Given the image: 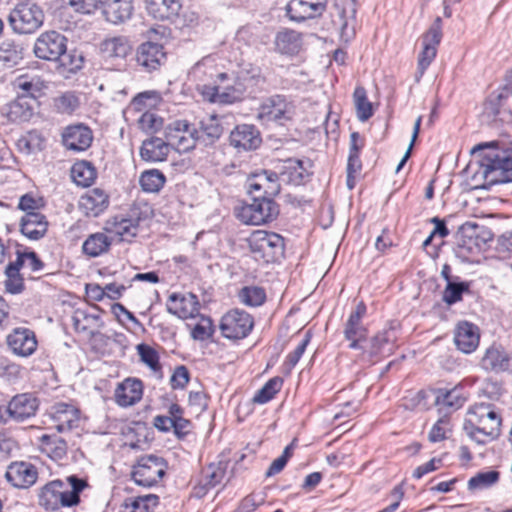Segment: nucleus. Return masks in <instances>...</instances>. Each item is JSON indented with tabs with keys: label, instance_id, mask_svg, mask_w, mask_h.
Segmentation results:
<instances>
[{
	"label": "nucleus",
	"instance_id": "29",
	"mask_svg": "<svg viewBox=\"0 0 512 512\" xmlns=\"http://www.w3.org/2000/svg\"><path fill=\"white\" fill-rule=\"evenodd\" d=\"M454 342L462 352H473L479 344L478 328L472 323L460 322L455 329Z\"/></svg>",
	"mask_w": 512,
	"mask_h": 512
},
{
	"label": "nucleus",
	"instance_id": "30",
	"mask_svg": "<svg viewBox=\"0 0 512 512\" xmlns=\"http://www.w3.org/2000/svg\"><path fill=\"white\" fill-rule=\"evenodd\" d=\"M48 222L39 212L26 213L20 223L21 233L31 240H39L47 232Z\"/></svg>",
	"mask_w": 512,
	"mask_h": 512
},
{
	"label": "nucleus",
	"instance_id": "40",
	"mask_svg": "<svg viewBox=\"0 0 512 512\" xmlns=\"http://www.w3.org/2000/svg\"><path fill=\"white\" fill-rule=\"evenodd\" d=\"M132 50L130 41L125 36H116L104 40L101 51L107 58L124 59Z\"/></svg>",
	"mask_w": 512,
	"mask_h": 512
},
{
	"label": "nucleus",
	"instance_id": "57",
	"mask_svg": "<svg viewBox=\"0 0 512 512\" xmlns=\"http://www.w3.org/2000/svg\"><path fill=\"white\" fill-rule=\"evenodd\" d=\"M5 288L11 294L20 293L24 289L23 278L20 273L13 267H6L5 269Z\"/></svg>",
	"mask_w": 512,
	"mask_h": 512
},
{
	"label": "nucleus",
	"instance_id": "20",
	"mask_svg": "<svg viewBox=\"0 0 512 512\" xmlns=\"http://www.w3.org/2000/svg\"><path fill=\"white\" fill-rule=\"evenodd\" d=\"M51 418L53 427L61 433L78 427L80 411L71 404L61 402L51 408Z\"/></svg>",
	"mask_w": 512,
	"mask_h": 512
},
{
	"label": "nucleus",
	"instance_id": "14",
	"mask_svg": "<svg viewBox=\"0 0 512 512\" xmlns=\"http://www.w3.org/2000/svg\"><path fill=\"white\" fill-rule=\"evenodd\" d=\"M327 4L328 0H290L286 14L292 21L303 22L320 17L326 11Z\"/></svg>",
	"mask_w": 512,
	"mask_h": 512
},
{
	"label": "nucleus",
	"instance_id": "11",
	"mask_svg": "<svg viewBox=\"0 0 512 512\" xmlns=\"http://www.w3.org/2000/svg\"><path fill=\"white\" fill-rule=\"evenodd\" d=\"M366 314V305L359 302L355 309L350 313L345 325L343 334L349 341V348L354 350H364L363 342L366 341L368 330L362 324V318Z\"/></svg>",
	"mask_w": 512,
	"mask_h": 512
},
{
	"label": "nucleus",
	"instance_id": "18",
	"mask_svg": "<svg viewBox=\"0 0 512 512\" xmlns=\"http://www.w3.org/2000/svg\"><path fill=\"white\" fill-rule=\"evenodd\" d=\"M93 141V134L88 126L76 124L68 126L62 133L63 145L68 150L85 151Z\"/></svg>",
	"mask_w": 512,
	"mask_h": 512
},
{
	"label": "nucleus",
	"instance_id": "2",
	"mask_svg": "<svg viewBox=\"0 0 512 512\" xmlns=\"http://www.w3.org/2000/svg\"><path fill=\"white\" fill-rule=\"evenodd\" d=\"M478 173L490 185L512 182V155L505 150H490L481 159Z\"/></svg>",
	"mask_w": 512,
	"mask_h": 512
},
{
	"label": "nucleus",
	"instance_id": "45",
	"mask_svg": "<svg viewBox=\"0 0 512 512\" xmlns=\"http://www.w3.org/2000/svg\"><path fill=\"white\" fill-rule=\"evenodd\" d=\"M44 138L36 130L29 131L17 141L18 150L26 155L37 153L44 148Z\"/></svg>",
	"mask_w": 512,
	"mask_h": 512
},
{
	"label": "nucleus",
	"instance_id": "6",
	"mask_svg": "<svg viewBox=\"0 0 512 512\" xmlns=\"http://www.w3.org/2000/svg\"><path fill=\"white\" fill-rule=\"evenodd\" d=\"M166 470L167 462L164 458L154 454L145 455L133 466L132 479L140 486L151 487L164 477Z\"/></svg>",
	"mask_w": 512,
	"mask_h": 512
},
{
	"label": "nucleus",
	"instance_id": "38",
	"mask_svg": "<svg viewBox=\"0 0 512 512\" xmlns=\"http://www.w3.org/2000/svg\"><path fill=\"white\" fill-rule=\"evenodd\" d=\"M62 488H64V482L61 480H54L46 484L39 494V504L46 510L58 509Z\"/></svg>",
	"mask_w": 512,
	"mask_h": 512
},
{
	"label": "nucleus",
	"instance_id": "52",
	"mask_svg": "<svg viewBox=\"0 0 512 512\" xmlns=\"http://www.w3.org/2000/svg\"><path fill=\"white\" fill-rule=\"evenodd\" d=\"M136 349L140 360L146 364L153 372L161 371L159 355L154 348L147 344L141 343L137 345Z\"/></svg>",
	"mask_w": 512,
	"mask_h": 512
},
{
	"label": "nucleus",
	"instance_id": "41",
	"mask_svg": "<svg viewBox=\"0 0 512 512\" xmlns=\"http://www.w3.org/2000/svg\"><path fill=\"white\" fill-rule=\"evenodd\" d=\"M112 242V238L106 232H98L88 236L82 245V249L86 255L98 257L109 250Z\"/></svg>",
	"mask_w": 512,
	"mask_h": 512
},
{
	"label": "nucleus",
	"instance_id": "54",
	"mask_svg": "<svg viewBox=\"0 0 512 512\" xmlns=\"http://www.w3.org/2000/svg\"><path fill=\"white\" fill-rule=\"evenodd\" d=\"M225 475V467L222 463L210 464L205 470L203 474L204 478V487L205 488H213L216 485L220 484Z\"/></svg>",
	"mask_w": 512,
	"mask_h": 512
},
{
	"label": "nucleus",
	"instance_id": "32",
	"mask_svg": "<svg viewBox=\"0 0 512 512\" xmlns=\"http://www.w3.org/2000/svg\"><path fill=\"white\" fill-rule=\"evenodd\" d=\"M170 152L168 141L159 137H151L143 141L140 148L142 160L147 162H161L167 159Z\"/></svg>",
	"mask_w": 512,
	"mask_h": 512
},
{
	"label": "nucleus",
	"instance_id": "10",
	"mask_svg": "<svg viewBox=\"0 0 512 512\" xmlns=\"http://www.w3.org/2000/svg\"><path fill=\"white\" fill-rule=\"evenodd\" d=\"M253 324V319L247 312L235 309L222 317L220 330L225 338L243 339L250 333Z\"/></svg>",
	"mask_w": 512,
	"mask_h": 512
},
{
	"label": "nucleus",
	"instance_id": "25",
	"mask_svg": "<svg viewBox=\"0 0 512 512\" xmlns=\"http://www.w3.org/2000/svg\"><path fill=\"white\" fill-rule=\"evenodd\" d=\"M283 238L276 233L257 231L250 240V248L253 252L266 255H276L283 252Z\"/></svg>",
	"mask_w": 512,
	"mask_h": 512
},
{
	"label": "nucleus",
	"instance_id": "63",
	"mask_svg": "<svg viewBox=\"0 0 512 512\" xmlns=\"http://www.w3.org/2000/svg\"><path fill=\"white\" fill-rule=\"evenodd\" d=\"M189 371L184 366H178L171 376V386L174 389H183L189 382Z\"/></svg>",
	"mask_w": 512,
	"mask_h": 512
},
{
	"label": "nucleus",
	"instance_id": "42",
	"mask_svg": "<svg viewBox=\"0 0 512 512\" xmlns=\"http://www.w3.org/2000/svg\"><path fill=\"white\" fill-rule=\"evenodd\" d=\"M275 46L278 52L293 55L301 47L300 34L294 30L280 31L276 35Z\"/></svg>",
	"mask_w": 512,
	"mask_h": 512
},
{
	"label": "nucleus",
	"instance_id": "49",
	"mask_svg": "<svg viewBox=\"0 0 512 512\" xmlns=\"http://www.w3.org/2000/svg\"><path fill=\"white\" fill-rule=\"evenodd\" d=\"M99 315L89 314L83 309H77L72 316V322L75 330L79 332H88L97 326Z\"/></svg>",
	"mask_w": 512,
	"mask_h": 512
},
{
	"label": "nucleus",
	"instance_id": "12",
	"mask_svg": "<svg viewBox=\"0 0 512 512\" xmlns=\"http://www.w3.org/2000/svg\"><path fill=\"white\" fill-rule=\"evenodd\" d=\"M140 217L136 212L131 215H117L109 218L104 225V231L112 241H131L138 233Z\"/></svg>",
	"mask_w": 512,
	"mask_h": 512
},
{
	"label": "nucleus",
	"instance_id": "62",
	"mask_svg": "<svg viewBox=\"0 0 512 512\" xmlns=\"http://www.w3.org/2000/svg\"><path fill=\"white\" fill-rule=\"evenodd\" d=\"M69 3L75 11L90 14L102 7L103 0H70Z\"/></svg>",
	"mask_w": 512,
	"mask_h": 512
},
{
	"label": "nucleus",
	"instance_id": "43",
	"mask_svg": "<svg viewBox=\"0 0 512 512\" xmlns=\"http://www.w3.org/2000/svg\"><path fill=\"white\" fill-rule=\"evenodd\" d=\"M71 178L78 186L88 187L96 178V170L91 163L79 161L71 168Z\"/></svg>",
	"mask_w": 512,
	"mask_h": 512
},
{
	"label": "nucleus",
	"instance_id": "58",
	"mask_svg": "<svg viewBox=\"0 0 512 512\" xmlns=\"http://www.w3.org/2000/svg\"><path fill=\"white\" fill-rule=\"evenodd\" d=\"M57 61L65 71L74 73L82 68L83 56L75 51L73 53H67L66 51Z\"/></svg>",
	"mask_w": 512,
	"mask_h": 512
},
{
	"label": "nucleus",
	"instance_id": "47",
	"mask_svg": "<svg viewBox=\"0 0 512 512\" xmlns=\"http://www.w3.org/2000/svg\"><path fill=\"white\" fill-rule=\"evenodd\" d=\"M282 384L283 380L280 377L271 378L256 392L253 397V402L257 404L269 402L280 391Z\"/></svg>",
	"mask_w": 512,
	"mask_h": 512
},
{
	"label": "nucleus",
	"instance_id": "36",
	"mask_svg": "<svg viewBox=\"0 0 512 512\" xmlns=\"http://www.w3.org/2000/svg\"><path fill=\"white\" fill-rule=\"evenodd\" d=\"M199 129L201 134L198 143H202L204 146L214 144L223 134V126L217 115H210L202 119L199 123Z\"/></svg>",
	"mask_w": 512,
	"mask_h": 512
},
{
	"label": "nucleus",
	"instance_id": "44",
	"mask_svg": "<svg viewBox=\"0 0 512 512\" xmlns=\"http://www.w3.org/2000/svg\"><path fill=\"white\" fill-rule=\"evenodd\" d=\"M139 182L143 191L148 193H157L164 186L166 177L161 171L151 169L144 171L141 174Z\"/></svg>",
	"mask_w": 512,
	"mask_h": 512
},
{
	"label": "nucleus",
	"instance_id": "50",
	"mask_svg": "<svg viewBox=\"0 0 512 512\" xmlns=\"http://www.w3.org/2000/svg\"><path fill=\"white\" fill-rule=\"evenodd\" d=\"M158 503V496L150 494L128 499L126 502V508L130 509L129 512H153Z\"/></svg>",
	"mask_w": 512,
	"mask_h": 512
},
{
	"label": "nucleus",
	"instance_id": "22",
	"mask_svg": "<svg viewBox=\"0 0 512 512\" xmlns=\"http://www.w3.org/2000/svg\"><path fill=\"white\" fill-rule=\"evenodd\" d=\"M109 195L100 188H93L81 196L79 208L87 217H97L109 206Z\"/></svg>",
	"mask_w": 512,
	"mask_h": 512
},
{
	"label": "nucleus",
	"instance_id": "8",
	"mask_svg": "<svg viewBox=\"0 0 512 512\" xmlns=\"http://www.w3.org/2000/svg\"><path fill=\"white\" fill-rule=\"evenodd\" d=\"M295 115L294 102L283 95L266 98L259 107L258 117L263 121H288Z\"/></svg>",
	"mask_w": 512,
	"mask_h": 512
},
{
	"label": "nucleus",
	"instance_id": "15",
	"mask_svg": "<svg viewBox=\"0 0 512 512\" xmlns=\"http://www.w3.org/2000/svg\"><path fill=\"white\" fill-rule=\"evenodd\" d=\"M38 399L31 393L15 395L8 403L6 412L10 419L22 422L36 414Z\"/></svg>",
	"mask_w": 512,
	"mask_h": 512
},
{
	"label": "nucleus",
	"instance_id": "55",
	"mask_svg": "<svg viewBox=\"0 0 512 512\" xmlns=\"http://www.w3.org/2000/svg\"><path fill=\"white\" fill-rule=\"evenodd\" d=\"M78 106L79 99L72 92H65L62 95L54 98V107L60 113L70 114L74 112Z\"/></svg>",
	"mask_w": 512,
	"mask_h": 512
},
{
	"label": "nucleus",
	"instance_id": "19",
	"mask_svg": "<svg viewBox=\"0 0 512 512\" xmlns=\"http://www.w3.org/2000/svg\"><path fill=\"white\" fill-rule=\"evenodd\" d=\"M34 103V97L18 95L2 108V114L14 123L27 122L34 114Z\"/></svg>",
	"mask_w": 512,
	"mask_h": 512
},
{
	"label": "nucleus",
	"instance_id": "4",
	"mask_svg": "<svg viewBox=\"0 0 512 512\" xmlns=\"http://www.w3.org/2000/svg\"><path fill=\"white\" fill-rule=\"evenodd\" d=\"M252 203L237 209V218L247 225H262L274 220L278 213V205L270 198L251 195Z\"/></svg>",
	"mask_w": 512,
	"mask_h": 512
},
{
	"label": "nucleus",
	"instance_id": "24",
	"mask_svg": "<svg viewBox=\"0 0 512 512\" xmlns=\"http://www.w3.org/2000/svg\"><path fill=\"white\" fill-rule=\"evenodd\" d=\"M261 141L260 133L253 125H238L230 133V144L239 151L254 150Z\"/></svg>",
	"mask_w": 512,
	"mask_h": 512
},
{
	"label": "nucleus",
	"instance_id": "35",
	"mask_svg": "<svg viewBox=\"0 0 512 512\" xmlns=\"http://www.w3.org/2000/svg\"><path fill=\"white\" fill-rule=\"evenodd\" d=\"M39 441L41 451L51 459L62 460L66 457L68 445L64 438L54 434H44Z\"/></svg>",
	"mask_w": 512,
	"mask_h": 512
},
{
	"label": "nucleus",
	"instance_id": "56",
	"mask_svg": "<svg viewBox=\"0 0 512 512\" xmlns=\"http://www.w3.org/2000/svg\"><path fill=\"white\" fill-rule=\"evenodd\" d=\"M139 128L145 133H155L163 126V119L154 112L146 111L138 119Z\"/></svg>",
	"mask_w": 512,
	"mask_h": 512
},
{
	"label": "nucleus",
	"instance_id": "7",
	"mask_svg": "<svg viewBox=\"0 0 512 512\" xmlns=\"http://www.w3.org/2000/svg\"><path fill=\"white\" fill-rule=\"evenodd\" d=\"M442 39V19L437 17L428 31L423 35V49L418 57V68L415 79L417 82L423 76L425 70L434 60L437 53V46Z\"/></svg>",
	"mask_w": 512,
	"mask_h": 512
},
{
	"label": "nucleus",
	"instance_id": "48",
	"mask_svg": "<svg viewBox=\"0 0 512 512\" xmlns=\"http://www.w3.org/2000/svg\"><path fill=\"white\" fill-rule=\"evenodd\" d=\"M469 291V283L459 281V277H456V281L449 282L443 291V301L448 305H453L462 300L464 292Z\"/></svg>",
	"mask_w": 512,
	"mask_h": 512
},
{
	"label": "nucleus",
	"instance_id": "27",
	"mask_svg": "<svg viewBox=\"0 0 512 512\" xmlns=\"http://www.w3.org/2000/svg\"><path fill=\"white\" fill-rule=\"evenodd\" d=\"M143 395L142 381L136 378H127L115 390V400L118 405L128 407L139 402Z\"/></svg>",
	"mask_w": 512,
	"mask_h": 512
},
{
	"label": "nucleus",
	"instance_id": "46",
	"mask_svg": "<svg viewBox=\"0 0 512 512\" xmlns=\"http://www.w3.org/2000/svg\"><path fill=\"white\" fill-rule=\"evenodd\" d=\"M354 103L357 111V117L360 121H367L373 115L371 102L367 99L364 87H356L354 94Z\"/></svg>",
	"mask_w": 512,
	"mask_h": 512
},
{
	"label": "nucleus",
	"instance_id": "31",
	"mask_svg": "<svg viewBox=\"0 0 512 512\" xmlns=\"http://www.w3.org/2000/svg\"><path fill=\"white\" fill-rule=\"evenodd\" d=\"M396 333L393 329L384 330L377 333L369 341V346H364L363 352H367L371 357L390 355L394 350Z\"/></svg>",
	"mask_w": 512,
	"mask_h": 512
},
{
	"label": "nucleus",
	"instance_id": "3",
	"mask_svg": "<svg viewBox=\"0 0 512 512\" xmlns=\"http://www.w3.org/2000/svg\"><path fill=\"white\" fill-rule=\"evenodd\" d=\"M7 19L15 33L31 34L42 26L44 13L37 4L23 2L11 10Z\"/></svg>",
	"mask_w": 512,
	"mask_h": 512
},
{
	"label": "nucleus",
	"instance_id": "5",
	"mask_svg": "<svg viewBox=\"0 0 512 512\" xmlns=\"http://www.w3.org/2000/svg\"><path fill=\"white\" fill-rule=\"evenodd\" d=\"M164 136L170 148L186 153L196 147L200 132L187 120H174L165 126Z\"/></svg>",
	"mask_w": 512,
	"mask_h": 512
},
{
	"label": "nucleus",
	"instance_id": "1",
	"mask_svg": "<svg viewBox=\"0 0 512 512\" xmlns=\"http://www.w3.org/2000/svg\"><path fill=\"white\" fill-rule=\"evenodd\" d=\"M501 418L489 404L474 405L467 413L463 429L478 444H485L500 435Z\"/></svg>",
	"mask_w": 512,
	"mask_h": 512
},
{
	"label": "nucleus",
	"instance_id": "59",
	"mask_svg": "<svg viewBox=\"0 0 512 512\" xmlns=\"http://www.w3.org/2000/svg\"><path fill=\"white\" fill-rule=\"evenodd\" d=\"M243 97V90L236 86H220L218 103L219 104H232L240 101Z\"/></svg>",
	"mask_w": 512,
	"mask_h": 512
},
{
	"label": "nucleus",
	"instance_id": "53",
	"mask_svg": "<svg viewBox=\"0 0 512 512\" xmlns=\"http://www.w3.org/2000/svg\"><path fill=\"white\" fill-rule=\"evenodd\" d=\"M499 479V473L494 470L480 472L468 481L470 490H482L495 484Z\"/></svg>",
	"mask_w": 512,
	"mask_h": 512
},
{
	"label": "nucleus",
	"instance_id": "16",
	"mask_svg": "<svg viewBox=\"0 0 512 512\" xmlns=\"http://www.w3.org/2000/svg\"><path fill=\"white\" fill-rule=\"evenodd\" d=\"M5 477L14 487L25 489L36 482L38 472L36 467L29 462H12L6 470Z\"/></svg>",
	"mask_w": 512,
	"mask_h": 512
},
{
	"label": "nucleus",
	"instance_id": "51",
	"mask_svg": "<svg viewBox=\"0 0 512 512\" xmlns=\"http://www.w3.org/2000/svg\"><path fill=\"white\" fill-rule=\"evenodd\" d=\"M239 299L247 306L257 307L264 303L266 294L260 287L246 286L240 290Z\"/></svg>",
	"mask_w": 512,
	"mask_h": 512
},
{
	"label": "nucleus",
	"instance_id": "17",
	"mask_svg": "<svg viewBox=\"0 0 512 512\" xmlns=\"http://www.w3.org/2000/svg\"><path fill=\"white\" fill-rule=\"evenodd\" d=\"M165 59L166 52L159 43L147 41L142 43L137 49V64L148 72L158 69Z\"/></svg>",
	"mask_w": 512,
	"mask_h": 512
},
{
	"label": "nucleus",
	"instance_id": "13",
	"mask_svg": "<svg viewBox=\"0 0 512 512\" xmlns=\"http://www.w3.org/2000/svg\"><path fill=\"white\" fill-rule=\"evenodd\" d=\"M250 195L273 199L280 192L279 176L274 171L263 170L247 180Z\"/></svg>",
	"mask_w": 512,
	"mask_h": 512
},
{
	"label": "nucleus",
	"instance_id": "64",
	"mask_svg": "<svg viewBox=\"0 0 512 512\" xmlns=\"http://www.w3.org/2000/svg\"><path fill=\"white\" fill-rule=\"evenodd\" d=\"M310 341V337L308 335L305 336V338L298 344V346L289 353L286 357V365L288 366V369L291 370L295 367V365L298 363L300 358L302 357L303 353L305 352L307 345Z\"/></svg>",
	"mask_w": 512,
	"mask_h": 512
},
{
	"label": "nucleus",
	"instance_id": "34",
	"mask_svg": "<svg viewBox=\"0 0 512 512\" xmlns=\"http://www.w3.org/2000/svg\"><path fill=\"white\" fill-rule=\"evenodd\" d=\"M359 0H335L334 7L338 11V16L341 19V38L346 42L349 41L353 35V28L348 31L350 20H354Z\"/></svg>",
	"mask_w": 512,
	"mask_h": 512
},
{
	"label": "nucleus",
	"instance_id": "39",
	"mask_svg": "<svg viewBox=\"0 0 512 512\" xmlns=\"http://www.w3.org/2000/svg\"><path fill=\"white\" fill-rule=\"evenodd\" d=\"M23 47L12 39L0 43V64L5 68L18 65L23 59Z\"/></svg>",
	"mask_w": 512,
	"mask_h": 512
},
{
	"label": "nucleus",
	"instance_id": "21",
	"mask_svg": "<svg viewBox=\"0 0 512 512\" xmlns=\"http://www.w3.org/2000/svg\"><path fill=\"white\" fill-rule=\"evenodd\" d=\"M8 346L21 357L32 355L37 348L35 333L28 328H16L7 337Z\"/></svg>",
	"mask_w": 512,
	"mask_h": 512
},
{
	"label": "nucleus",
	"instance_id": "37",
	"mask_svg": "<svg viewBox=\"0 0 512 512\" xmlns=\"http://www.w3.org/2000/svg\"><path fill=\"white\" fill-rule=\"evenodd\" d=\"M66 481L71 489H67L64 484V488H62L61 491L60 506L72 507L78 505L80 502V493L88 486V483L86 480L76 475L68 476Z\"/></svg>",
	"mask_w": 512,
	"mask_h": 512
},
{
	"label": "nucleus",
	"instance_id": "9",
	"mask_svg": "<svg viewBox=\"0 0 512 512\" xmlns=\"http://www.w3.org/2000/svg\"><path fill=\"white\" fill-rule=\"evenodd\" d=\"M67 50V39L57 31H47L36 39L33 52L39 59L57 61Z\"/></svg>",
	"mask_w": 512,
	"mask_h": 512
},
{
	"label": "nucleus",
	"instance_id": "33",
	"mask_svg": "<svg viewBox=\"0 0 512 512\" xmlns=\"http://www.w3.org/2000/svg\"><path fill=\"white\" fill-rule=\"evenodd\" d=\"M146 10L157 20H171L176 17L182 7L180 0H146Z\"/></svg>",
	"mask_w": 512,
	"mask_h": 512
},
{
	"label": "nucleus",
	"instance_id": "23",
	"mask_svg": "<svg viewBox=\"0 0 512 512\" xmlns=\"http://www.w3.org/2000/svg\"><path fill=\"white\" fill-rule=\"evenodd\" d=\"M167 311L181 319L192 318L199 311L197 297L192 293L186 295L173 293L169 296Z\"/></svg>",
	"mask_w": 512,
	"mask_h": 512
},
{
	"label": "nucleus",
	"instance_id": "28",
	"mask_svg": "<svg viewBox=\"0 0 512 512\" xmlns=\"http://www.w3.org/2000/svg\"><path fill=\"white\" fill-rule=\"evenodd\" d=\"M102 12L108 22L121 24L131 18L132 0H103Z\"/></svg>",
	"mask_w": 512,
	"mask_h": 512
},
{
	"label": "nucleus",
	"instance_id": "61",
	"mask_svg": "<svg viewBox=\"0 0 512 512\" xmlns=\"http://www.w3.org/2000/svg\"><path fill=\"white\" fill-rule=\"evenodd\" d=\"M464 399L461 398L457 391L451 390L437 396V403L443 406L458 409L463 405Z\"/></svg>",
	"mask_w": 512,
	"mask_h": 512
},
{
	"label": "nucleus",
	"instance_id": "26",
	"mask_svg": "<svg viewBox=\"0 0 512 512\" xmlns=\"http://www.w3.org/2000/svg\"><path fill=\"white\" fill-rule=\"evenodd\" d=\"M481 367L493 373L508 372L512 368V355L501 347H489L481 359Z\"/></svg>",
	"mask_w": 512,
	"mask_h": 512
},
{
	"label": "nucleus",
	"instance_id": "60",
	"mask_svg": "<svg viewBox=\"0 0 512 512\" xmlns=\"http://www.w3.org/2000/svg\"><path fill=\"white\" fill-rule=\"evenodd\" d=\"M450 431L449 419L440 418L429 432V440L431 442H439L446 438L447 432Z\"/></svg>",
	"mask_w": 512,
	"mask_h": 512
}]
</instances>
